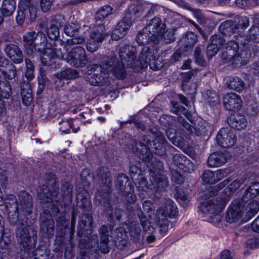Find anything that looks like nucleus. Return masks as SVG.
I'll use <instances>...</instances> for the list:
<instances>
[{
  "mask_svg": "<svg viewBox=\"0 0 259 259\" xmlns=\"http://www.w3.org/2000/svg\"><path fill=\"white\" fill-rule=\"evenodd\" d=\"M125 65V63L120 62L115 56H103L100 64L95 63L91 65L89 81L92 85H104L109 81L108 74L110 73L117 78L123 79L126 75Z\"/></svg>",
  "mask_w": 259,
  "mask_h": 259,
  "instance_id": "nucleus-1",
  "label": "nucleus"
},
{
  "mask_svg": "<svg viewBox=\"0 0 259 259\" xmlns=\"http://www.w3.org/2000/svg\"><path fill=\"white\" fill-rule=\"evenodd\" d=\"M23 38L25 53L30 57L40 53L41 63L45 66H52V59L55 58V55L59 58L62 57L56 54L55 49L46 47L47 39L43 32H27L24 33Z\"/></svg>",
  "mask_w": 259,
  "mask_h": 259,
  "instance_id": "nucleus-2",
  "label": "nucleus"
},
{
  "mask_svg": "<svg viewBox=\"0 0 259 259\" xmlns=\"http://www.w3.org/2000/svg\"><path fill=\"white\" fill-rule=\"evenodd\" d=\"M27 221L28 218L26 217H24L23 219H19L15 234L18 241L23 247L27 256L33 257L35 255L36 238L33 237L31 239Z\"/></svg>",
  "mask_w": 259,
  "mask_h": 259,
  "instance_id": "nucleus-3",
  "label": "nucleus"
},
{
  "mask_svg": "<svg viewBox=\"0 0 259 259\" xmlns=\"http://www.w3.org/2000/svg\"><path fill=\"white\" fill-rule=\"evenodd\" d=\"M142 13L143 10L141 6L133 5L129 7L122 20L113 30L111 38L114 40H118L123 37L131 27L132 23L140 17Z\"/></svg>",
  "mask_w": 259,
  "mask_h": 259,
  "instance_id": "nucleus-4",
  "label": "nucleus"
},
{
  "mask_svg": "<svg viewBox=\"0 0 259 259\" xmlns=\"http://www.w3.org/2000/svg\"><path fill=\"white\" fill-rule=\"evenodd\" d=\"M44 180L48 185H42L37 189V196L42 203H50L53 201V196L58 191L57 179L53 172L46 173Z\"/></svg>",
  "mask_w": 259,
  "mask_h": 259,
  "instance_id": "nucleus-5",
  "label": "nucleus"
},
{
  "mask_svg": "<svg viewBox=\"0 0 259 259\" xmlns=\"http://www.w3.org/2000/svg\"><path fill=\"white\" fill-rule=\"evenodd\" d=\"M224 200L221 198H211L203 202L200 209L202 212L209 214V221L214 225H218L222 220L221 212L225 207Z\"/></svg>",
  "mask_w": 259,
  "mask_h": 259,
  "instance_id": "nucleus-6",
  "label": "nucleus"
},
{
  "mask_svg": "<svg viewBox=\"0 0 259 259\" xmlns=\"http://www.w3.org/2000/svg\"><path fill=\"white\" fill-rule=\"evenodd\" d=\"M55 52L56 54H58L59 55H61L62 58H59L56 55L55 56V58L52 59V63H56V59H64L66 62L69 63L71 66L75 67H85L88 63V60L86 52L84 49L80 46H76L73 47L70 52L68 53L66 57L65 58L64 55L60 52V51L55 49Z\"/></svg>",
  "mask_w": 259,
  "mask_h": 259,
  "instance_id": "nucleus-7",
  "label": "nucleus"
},
{
  "mask_svg": "<svg viewBox=\"0 0 259 259\" xmlns=\"http://www.w3.org/2000/svg\"><path fill=\"white\" fill-rule=\"evenodd\" d=\"M177 213V207L175 202L170 199H165L157 210L156 222L161 230L166 231L168 225V218L175 217Z\"/></svg>",
  "mask_w": 259,
  "mask_h": 259,
  "instance_id": "nucleus-8",
  "label": "nucleus"
},
{
  "mask_svg": "<svg viewBox=\"0 0 259 259\" xmlns=\"http://www.w3.org/2000/svg\"><path fill=\"white\" fill-rule=\"evenodd\" d=\"M18 199L17 200L15 196L13 194H8L6 196L8 200L14 201V205H16L15 213L17 218L18 219L22 215L27 217L30 215L32 208L31 196L27 192L21 191L18 193Z\"/></svg>",
  "mask_w": 259,
  "mask_h": 259,
  "instance_id": "nucleus-9",
  "label": "nucleus"
},
{
  "mask_svg": "<svg viewBox=\"0 0 259 259\" xmlns=\"http://www.w3.org/2000/svg\"><path fill=\"white\" fill-rule=\"evenodd\" d=\"M95 203L96 205H101L111 220L120 221L122 216L125 213L124 211L119 207L112 208L109 203V195L107 193L98 191L95 195Z\"/></svg>",
  "mask_w": 259,
  "mask_h": 259,
  "instance_id": "nucleus-10",
  "label": "nucleus"
},
{
  "mask_svg": "<svg viewBox=\"0 0 259 259\" xmlns=\"http://www.w3.org/2000/svg\"><path fill=\"white\" fill-rule=\"evenodd\" d=\"M155 50L148 46L144 47L141 50L139 59H136L137 68L135 69L138 70L139 69L147 67L148 66H149L152 70L158 69L157 60L155 55Z\"/></svg>",
  "mask_w": 259,
  "mask_h": 259,
  "instance_id": "nucleus-11",
  "label": "nucleus"
},
{
  "mask_svg": "<svg viewBox=\"0 0 259 259\" xmlns=\"http://www.w3.org/2000/svg\"><path fill=\"white\" fill-rule=\"evenodd\" d=\"M118 50L121 62L125 63L127 67L135 69L137 68L136 48L129 46L125 42L121 41L118 45Z\"/></svg>",
  "mask_w": 259,
  "mask_h": 259,
  "instance_id": "nucleus-12",
  "label": "nucleus"
},
{
  "mask_svg": "<svg viewBox=\"0 0 259 259\" xmlns=\"http://www.w3.org/2000/svg\"><path fill=\"white\" fill-rule=\"evenodd\" d=\"M64 32L66 35L72 37L66 41L68 46L80 44L85 41L84 36L81 32V27L77 23H72L66 25Z\"/></svg>",
  "mask_w": 259,
  "mask_h": 259,
  "instance_id": "nucleus-13",
  "label": "nucleus"
},
{
  "mask_svg": "<svg viewBox=\"0 0 259 259\" xmlns=\"http://www.w3.org/2000/svg\"><path fill=\"white\" fill-rule=\"evenodd\" d=\"M216 140L220 146L228 148L235 144L237 138L232 130L230 128H222L218 133Z\"/></svg>",
  "mask_w": 259,
  "mask_h": 259,
  "instance_id": "nucleus-14",
  "label": "nucleus"
},
{
  "mask_svg": "<svg viewBox=\"0 0 259 259\" xmlns=\"http://www.w3.org/2000/svg\"><path fill=\"white\" fill-rule=\"evenodd\" d=\"M153 136V145L155 154L162 156L166 153V139L163 135L156 127H152L149 130Z\"/></svg>",
  "mask_w": 259,
  "mask_h": 259,
  "instance_id": "nucleus-15",
  "label": "nucleus"
},
{
  "mask_svg": "<svg viewBox=\"0 0 259 259\" xmlns=\"http://www.w3.org/2000/svg\"><path fill=\"white\" fill-rule=\"evenodd\" d=\"M149 180L150 182L149 189L154 190L155 193L164 190L168 185L167 178L163 174L151 175L150 176Z\"/></svg>",
  "mask_w": 259,
  "mask_h": 259,
  "instance_id": "nucleus-16",
  "label": "nucleus"
},
{
  "mask_svg": "<svg viewBox=\"0 0 259 259\" xmlns=\"http://www.w3.org/2000/svg\"><path fill=\"white\" fill-rule=\"evenodd\" d=\"M0 70L6 80L15 79L17 76L16 67L5 57H0Z\"/></svg>",
  "mask_w": 259,
  "mask_h": 259,
  "instance_id": "nucleus-17",
  "label": "nucleus"
},
{
  "mask_svg": "<svg viewBox=\"0 0 259 259\" xmlns=\"http://www.w3.org/2000/svg\"><path fill=\"white\" fill-rule=\"evenodd\" d=\"M238 40L241 45L254 46L259 42V26L253 25L248 30L246 35L240 36Z\"/></svg>",
  "mask_w": 259,
  "mask_h": 259,
  "instance_id": "nucleus-18",
  "label": "nucleus"
},
{
  "mask_svg": "<svg viewBox=\"0 0 259 259\" xmlns=\"http://www.w3.org/2000/svg\"><path fill=\"white\" fill-rule=\"evenodd\" d=\"M223 103L225 108L228 110L236 111L241 107V99L235 93H230L224 96Z\"/></svg>",
  "mask_w": 259,
  "mask_h": 259,
  "instance_id": "nucleus-19",
  "label": "nucleus"
},
{
  "mask_svg": "<svg viewBox=\"0 0 259 259\" xmlns=\"http://www.w3.org/2000/svg\"><path fill=\"white\" fill-rule=\"evenodd\" d=\"M123 229L129 232L131 239L135 242L140 241L143 238L141 234V228L137 221H128L123 225Z\"/></svg>",
  "mask_w": 259,
  "mask_h": 259,
  "instance_id": "nucleus-20",
  "label": "nucleus"
},
{
  "mask_svg": "<svg viewBox=\"0 0 259 259\" xmlns=\"http://www.w3.org/2000/svg\"><path fill=\"white\" fill-rule=\"evenodd\" d=\"M5 52L12 61L16 64L22 62L23 56L20 48L14 44H8L6 46Z\"/></svg>",
  "mask_w": 259,
  "mask_h": 259,
  "instance_id": "nucleus-21",
  "label": "nucleus"
},
{
  "mask_svg": "<svg viewBox=\"0 0 259 259\" xmlns=\"http://www.w3.org/2000/svg\"><path fill=\"white\" fill-rule=\"evenodd\" d=\"M239 50L238 44L234 41L230 40L225 45V47L222 54V58L227 62L232 61L236 56Z\"/></svg>",
  "mask_w": 259,
  "mask_h": 259,
  "instance_id": "nucleus-22",
  "label": "nucleus"
},
{
  "mask_svg": "<svg viewBox=\"0 0 259 259\" xmlns=\"http://www.w3.org/2000/svg\"><path fill=\"white\" fill-rule=\"evenodd\" d=\"M132 151L139 155L145 162H150L152 159L153 154L150 149L141 142H136L132 148Z\"/></svg>",
  "mask_w": 259,
  "mask_h": 259,
  "instance_id": "nucleus-23",
  "label": "nucleus"
},
{
  "mask_svg": "<svg viewBox=\"0 0 259 259\" xmlns=\"http://www.w3.org/2000/svg\"><path fill=\"white\" fill-rule=\"evenodd\" d=\"M145 30L149 31L154 36H159V41L162 39L163 25L161 19L155 17L152 19L148 24L145 27Z\"/></svg>",
  "mask_w": 259,
  "mask_h": 259,
  "instance_id": "nucleus-24",
  "label": "nucleus"
},
{
  "mask_svg": "<svg viewBox=\"0 0 259 259\" xmlns=\"http://www.w3.org/2000/svg\"><path fill=\"white\" fill-rule=\"evenodd\" d=\"M148 31L145 30V27L140 31L136 36V41L139 45H145L149 42L157 45L159 42V37L153 36Z\"/></svg>",
  "mask_w": 259,
  "mask_h": 259,
  "instance_id": "nucleus-25",
  "label": "nucleus"
},
{
  "mask_svg": "<svg viewBox=\"0 0 259 259\" xmlns=\"http://www.w3.org/2000/svg\"><path fill=\"white\" fill-rule=\"evenodd\" d=\"M244 213V210L240 203L235 205L233 203L229 207L226 215V219L228 223H233L237 221Z\"/></svg>",
  "mask_w": 259,
  "mask_h": 259,
  "instance_id": "nucleus-26",
  "label": "nucleus"
},
{
  "mask_svg": "<svg viewBox=\"0 0 259 259\" xmlns=\"http://www.w3.org/2000/svg\"><path fill=\"white\" fill-rule=\"evenodd\" d=\"M227 155L223 152H214L207 159V165L209 167H219L225 164L227 160Z\"/></svg>",
  "mask_w": 259,
  "mask_h": 259,
  "instance_id": "nucleus-27",
  "label": "nucleus"
},
{
  "mask_svg": "<svg viewBox=\"0 0 259 259\" xmlns=\"http://www.w3.org/2000/svg\"><path fill=\"white\" fill-rule=\"evenodd\" d=\"M95 178L101 185H104L107 187H109L112 183L109 170L105 166H102L98 169Z\"/></svg>",
  "mask_w": 259,
  "mask_h": 259,
  "instance_id": "nucleus-28",
  "label": "nucleus"
},
{
  "mask_svg": "<svg viewBox=\"0 0 259 259\" xmlns=\"http://www.w3.org/2000/svg\"><path fill=\"white\" fill-rule=\"evenodd\" d=\"M237 28L235 22L231 20H227L220 24L219 29L222 34L230 36L236 32Z\"/></svg>",
  "mask_w": 259,
  "mask_h": 259,
  "instance_id": "nucleus-29",
  "label": "nucleus"
},
{
  "mask_svg": "<svg viewBox=\"0 0 259 259\" xmlns=\"http://www.w3.org/2000/svg\"><path fill=\"white\" fill-rule=\"evenodd\" d=\"M106 29L104 24H96L91 28L89 36L103 41L106 36Z\"/></svg>",
  "mask_w": 259,
  "mask_h": 259,
  "instance_id": "nucleus-30",
  "label": "nucleus"
},
{
  "mask_svg": "<svg viewBox=\"0 0 259 259\" xmlns=\"http://www.w3.org/2000/svg\"><path fill=\"white\" fill-rule=\"evenodd\" d=\"M243 46L245 48L242 50L239 53H237L236 56L233 59L234 61H238L241 65L246 64L251 58L250 49L253 47L252 46Z\"/></svg>",
  "mask_w": 259,
  "mask_h": 259,
  "instance_id": "nucleus-31",
  "label": "nucleus"
},
{
  "mask_svg": "<svg viewBox=\"0 0 259 259\" xmlns=\"http://www.w3.org/2000/svg\"><path fill=\"white\" fill-rule=\"evenodd\" d=\"M229 124L234 129L241 130L246 127L247 121L244 115L236 114L231 118Z\"/></svg>",
  "mask_w": 259,
  "mask_h": 259,
  "instance_id": "nucleus-32",
  "label": "nucleus"
},
{
  "mask_svg": "<svg viewBox=\"0 0 259 259\" xmlns=\"http://www.w3.org/2000/svg\"><path fill=\"white\" fill-rule=\"evenodd\" d=\"M226 85L229 89L237 92L242 91L245 86L242 79L237 76L230 77L226 81Z\"/></svg>",
  "mask_w": 259,
  "mask_h": 259,
  "instance_id": "nucleus-33",
  "label": "nucleus"
},
{
  "mask_svg": "<svg viewBox=\"0 0 259 259\" xmlns=\"http://www.w3.org/2000/svg\"><path fill=\"white\" fill-rule=\"evenodd\" d=\"M21 95L23 103L27 106L30 105L33 98L29 83H24L21 85Z\"/></svg>",
  "mask_w": 259,
  "mask_h": 259,
  "instance_id": "nucleus-34",
  "label": "nucleus"
},
{
  "mask_svg": "<svg viewBox=\"0 0 259 259\" xmlns=\"http://www.w3.org/2000/svg\"><path fill=\"white\" fill-rule=\"evenodd\" d=\"M16 9V2L14 0H4L1 11L5 16H10Z\"/></svg>",
  "mask_w": 259,
  "mask_h": 259,
  "instance_id": "nucleus-35",
  "label": "nucleus"
},
{
  "mask_svg": "<svg viewBox=\"0 0 259 259\" xmlns=\"http://www.w3.org/2000/svg\"><path fill=\"white\" fill-rule=\"evenodd\" d=\"M244 213L249 218H252L259 210V203L257 201L252 200L246 207L242 206Z\"/></svg>",
  "mask_w": 259,
  "mask_h": 259,
  "instance_id": "nucleus-36",
  "label": "nucleus"
},
{
  "mask_svg": "<svg viewBox=\"0 0 259 259\" xmlns=\"http://www.w3.org/2000/svg\"><path fill=\"white\" fill-rule=\"evenodd\" d=\"M173 161L179 169L184 171H187V167L185 165L189 163V160L185 156L180 154H176L173 156Z\"/></svg>",
  "mask_w": 259,
  "mask_h": 259,
  "instance_id": "nucleus-37",
  "label": "nucleus"
},
{
  "mask_svg": "<svg viewBox=\"0 0 259 259\" xmlns=\"http://www.w3.org/2000/svg\"><path fill=\"white\" fill-rule=\"evenodd\" d=\"M136 213L140 220L143 231L145 232L149 231L150 227V222L138 205L136 206Z\"/></svg>",
  "mask_w": 259,
  "mask_h": 259,
  "instance_id": "nucleus-38",
  "label": "nucleus"
},
{
  "mask_svg": "<svg viewBox=\"0 0 259 259\" xmlns=\"http://www.w3.org/2000/svg\"><path fill=\"white\" fill-rule=\"evenodd\" d=\"M78 76V72L74 69L67 68L57 74V77L61 79H74Z\"/></svg>",
  "mask_w": 259,
  "mask_h": 259,
  "instance_id": "nucleus-39",
  "label": "nucleus"
},
{
  "mask_svg": "<svg viewBox=\"0 0 259 259\" xmlns=\"http://www.w3.org/2000/svg\"><path fill=\"white\" fill-rule=\"evenodd\" d=\"M113 8L109 6L105 5L100 8L96 13V19L99 20H104L110 14L113 13Z\"/></svg>",
  "mask_w": 259,
  "mask_h": 259,
  "instance_id": "nucleus-40",
  "label": "nucleus"
},
{
  "mask_svg": "<svg viewBox=\"0 0 259 259\" xmlns=\"http://www.w3.org/2000/svg\"><path fill=\"white\" fill-rule=\"evenodd\" d=\"M249 194V196L251 198L256 197L259 195V183L254 182L251 183L250 186L244 192L242 200H245V197H247Z\"/></svg>",
  "mask_w": 259,
  "mask_h": 259,
  "instance_id": "nucleus-41",
  "label": "nucleus"
},
{
  "mask_svg": "<svg viewBox=\"0 0 259 259\" xmlns=\"http://www.w3.org/2000/svg\"><path fill=\"white\" fill-rule=\"evenodd\" d=\"M103 40L95 39L94 37H88L86 48L88 51L94 53L97 51L101 46Z\"/></svg>",
  "mask_w": 259,
  "mask_h": 259,
  "instance_id": "nucleus-42",
  "label": "nucleus"
},
{
  "mask_svg": "<svg viewBox=\"0 0 259 259\" xmlns=\"http://www.w3.org/2000/svg\"><path fill=\"white\" fill-rule=\"evenodd\" d=\"M163 165L161 161L156 159L152 160L150 164V176L162 174L163 172Z\"/></svg>",
  "mask_w": 259,
  "mask_h": 259,
  "instance_id": "nucleus-43",
  "label": "nucleus"
},
{
  "mask_svg": "<svg viewBox=\"0 0 259 259\" xmlns=\"http://www.w3.org/2000/svg\"><path fill=\"white\" fill-rule=\"evenodd\" d=\"M12 95V89L8 81L0 82V98L9 99Z\"/></svg>",
  "mask_w": 259,
  "mask_h": 259,
  "instance_id": "nucleus-44",
  "label": "nucleus"
},
{
  "mask_svg": "<svg viewBox=\"0 0 259 259\" xmlns=\"http://www.w3.org/2000/svg\"><path fill=\"white\" fill-rule=\"evenodd\" d=\"M128 181L127 177L124 174H119L115 182L116 188L121 192H125V185Z\"/></svg>",
  "mask_w": 259,
  "mask_h": 259,
  "instance_id": "nucleus-45",
  "label": "nucleus"
},
{
  "mask_svg": "<svg viewBox=\"0 0 259 259\" xmlns=\"http://www.w3.org/2000/svg\"><path fill=\"white\" fill-rule=\"evenodd\" d=\"M93 217L89 214H85L83 215L82 220L81 222H79L78 225V228L80 229V231L84 229L87 227V230L90 229L93 226Z\"/></svg>",
  "mask_w": 259,
  "mask_h": 259,
  "instance_id": "nucleus-46",
  "label": "nucleus"
},
{
  "mask_svg": "<svg viewBox=\"0 0 259 259\" xmlns=\"http://www.w3.org/2000/svg\"><path fill=\"white\" fill-rule=\"evenodd\" d=\"M136 186L141 189L142 191H146L147 189H149V184H147L146 180L141 175H138L137 179L134 181Z\"/></svg>",
  "mask_w": 259,
  "mask_h": 259,
  "instance_id": "nucleus-47",
  "label": "nucleus"
},
{
  "mask_svg": "<svg viewBox=\"0 0 259 259\" xmlns=\"http://www.w3.org/2000/svg\"><path fill=\"white\" fill-rule=\"evenodd\" d=\"M72 185L69 182H63L61 187V191L63 196L71 198L72 197Z\"/></svg>",
  "mask_w": 259,
  "mask_h": 259,
  "instance_id": "nucleus-48",
  "label": "nucleus"
},
{
  "mask_svg": "<svg viewBox=\"0 0 259 259\" xmlns=\"http://www.w3.org/2000/svg\"><path fill=\"white\" fill-rule=\"evenodd\" d=\"M59 124L60 125L59 130L62 133L69 134L70 133V129L72 126V120H62L59 122Z\"/></svg>",
  "mask_w": 259,
  "mask_h": 259,
  "instance_id": "nucleus-49",
  "label": "nucleus"
},
{
  "mask_svg": "<svg viewBox=\"0 0 259 259\" xmlns=\"http://www.w3.org/2000/svg\"><path fill=\"white\" fill-rule=\"evenodd\" d=\"M48 37L52 40H56L59 36V30L58 27L52 24L48 29Z\"/></svg>",
  "mask_w": 259,
  "mask_h": 259,
  "instance_id": "nucleus-50",
  "label": "nucleus"
},
{
  "mask_svg": "<svg viewBox=\"0 0 259 259\" xmlns=\"http://www.w3.org/2000/svg\"><path fill=\"white\" fill-rule=\"evenodd\" d=\"M183 39L187 47L193 46L196 42L197 35L192 32H188L183 37Z\"/></svg>",
  "mask_w": 259,
  "mask_h": 259,
  "instance_id": "nucleus-51",
  "label": "nucleus"
},
{
  "mask_svg": "<svg viewBox=\"0 0 259 259\" xmlns=\"http://www.w3.org/2000/svg\"><path fill=\"white\" fill-rule=\"evenodd\" d=\"M204 49L203 46H198L196 48L194 51V57L196 62L199 65H203L205 61L202 54V51Z\"/></svg>",
  "mask_w": 259,
  "mask_h": 259,
  "instance_id": "nucleus-52",
  "label": "nucleus"
},
{
  "mask_svg": "<svg viewBox=\"0 0 259 259\" xmlns=\"http://www.w3.org/2000/svg\"><path fill=\"white\" fill-rule=\"evenodd\" d=\"M202 179L206 183H215V179H214V172L209 170H206L204 171L202 176Z\"/></svg>",
  "mask_w": 259,
  "mask_h": 259,
  "instance_id": "nucleus-53",
  "label": "nucleus"
},
{
  "mask_svg": "<svg viewBox=\"0 0 259 259\" xmlns=\"http://www.w3.org/2000/svg\"><path fill=\"white\" fill-rule=\"evenodd\" d=\"M196 72V71L192 70L188 72L184 73L183 74V82L182 84V89L184 91H185L187 88L186 82H188L189 80L191 78L192 76H193L195 73Z\"/></svg>",
  "mask_w": 259,
  "mask_h": 259,
  "instance_id": "nucleus-54",
  "label": "nucleus"
},
{
  "mask_svg": "<svg viewBox=\"0 0 259 259\" xmlns=\"http://www.w3.org/2000/svg\"><path fill=\"white\" fill-rule=\"evenodd\" d=\"M80 177L81 180L84 182H87L88 184L90 183V181L92 180L94 177L90 170L88 168H84L82 170L80 174Z\"/></svg>",
  "mask_w": 259,
  "mask_h": 259,
  "instance_id": "nucleus-55",
  "label": "nucleus"
},
{
  "mask_svg": "<svg viewBox=\"0 0 259 259\" xmlns=\"http://www.w3.org/2000/svg\"><path fill=\"white\" fill-rule=\"evenodd\" d=\"M210 40L211 44L218 47L219 49H220L225 42V40L223 37L217 35H214L211 36Z\"/></svg>",
  "mask_w": 259,
  "mask_h": 259,
  "instance_id": "nucleus-56",
  "label": "nucleus"
},
{
  "mask_svg": "<svg viewBox=\"0 0 259 259\" xmlns=\"http://www.w3.org/2000/svg\"><path fill=\"white\" fill-rule=\"evenodd\" d=\"M243 182L244 180H234L228 186L227 189L229 190L230 193H233L240 187L241 185L243 184Z\"/></svg>",
  "mask_w": 259,
  "mask_h": 259,
  "instance_id": "nucleus-57",
  "label": "nucleus"
},
{
  "mask_svg": "<svg viewBox=\"0 0 259 259\" xmlns=\"http://www.w3.org/2000/svg\"><path fill=\"white\" fill-rule=\"evenodd\" d=\"M179 123L185 128L189 134H192L194 131V127L187 122L183 117L179 118Z\"/></svg>",
  "mask_w": 259,
  "mask_h": 259,
  "instance_id": "nucleus-58",
  "label": "nucleus"
},
{
  "mask_svg": "<svg viewBox=\"0 0 259 259\" xmlns=\"http://www.w3.org/2000/svg\"><path fill=\"white\" fill-rule=\"evenodd\" d=\"M219 49L218 47L214 46L212 44H210L207 47L206 54L210 59L213 57L219 52Z\"/></svg>",
  "mask_w": 259,
  "mask_h": 259,
  "instance_id": "nucleus-59",
  "label": "nucleus"
},
{
  "mask_svg": "<svg viewBox=\"0 0 259 259\" xmlns=\"http://www.w3.org/2000/svg\"><path fill=\"white\" fill-rule=\"evenodd\" d=\"M43 230L46 229V232L48 234H51L54 230V222L51 220H49L44 222L42 225Z\"/></svg>",
  "mask_w": 259,
  "mask_h": 259,
  "instance_id": "nucleus-60",
  "label": "nucleus"
},
{
  "mask_svg": "<svg viewBox=\"0 0 259 259\" xmlns=\"http://www.w3.org/2000/svg\"><path fill=\"white\" fill-rule=\"evenodd\" d=\"M163 37L164 42L169 44L173 42L175 39V36L174 32L172 31H166L164 33H162V37Z\"/></svg>",
  "mask_w": 259,
  "mask_h": 259,
  "instance_id": "nucleus-61",
  "label": "nucleus"
},
{
  "mask_svg": "<svg viewBox=\"0 0 259 259\" xmlns=\"http://www.w3.org/2000/svg\"><path fill=\"white\" fill-rule=\"evenodd\" d=\"M207 96L208 101L210 104H212L213 105L218 104L219 103V97L215 92L210 91L207 94Z\"/></svg>",
  "mask_w": 259,
  "mask_h": 259,
  "instance_id": "nucleus-62",
  "label": "nucleus"
},
{
  "mask_svg": "<svg viewBox=\"0 0 259 259\" xmlns=\"http://www.w3.org/2000/svg\"><path fill=\"white\" fill-rule=\"evenodd\" d=\"M108 240H103L100 239L99 248L103 253H108L109 252V247L108 246Z\"/></svg>",
  "mask_w": 259,
  "mask_h": 259,
  "instance_id": "nucleus-63",
  "label": "nucleus"
},
{
  "mask_svg": "<svg viewBox=\"0 0 259 259\" xmlns=\"http://www.w3.org/2000/svg\"><path fill=\"white\" fill-rule=\"evenodd\" d=\"M246 245L250 249H254L259 246V239L252 238L248 239L246 242Z\"/></svg>",
  "mask_w": 259,
  "mask_h": 259,
  "instance_id": "nucleus-64",
  "label": "nucleus"
}]
</instances>
